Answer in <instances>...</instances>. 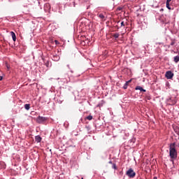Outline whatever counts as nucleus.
I'll use <instances>...</instances> for the list:
<instances>
[{
  "label": "nucleus",
  "mask_w": 179,
  "mask_h": 179,
  "mask_svg": "<svg viewBox=\"0 0 179 179\" xmlns=\"http://www.w3.org/2000/svg\"><path fill=\"white\" fill-rule=\"evenodd\" d=\"M169 155L171 156V162H174V159H176L178 152L176 149V142L172 143L169 145Z\"/></svg>",
  "instance_id": "f257e3e1"
},
{
  "label": "nucleus",
  "mask_w": 179,
  "mask_h": 179,
  "mask_svg": "<svg viewBox=\"0 0 179 179\" xmlns=\"http://www.w3.org/2000/svg\"><path fill=\"white\" fill-rule=\"evenodd\" d=\"M126 175L128 176V177H130V178H133V177H135L136 176V172H134L133 169H129L126 172Z\"/></svg>",
  "instance_id": "f03ea898"
},
{
  "label": "nucleus",
  "mask_w": 179,
  "mask_h": 179,
  "mask_svg": "<svg viewBox=\"0 0 179 179\" xmlns=\"http://www.w3.org/2000/svg\"><path fill=\"white\" fill-rule=\"evenodd\" d=\"M45 121H47V117H44L43 115H38L36 119V122L39 123L44 122Z\"/></svg>",
  "instance_id": "7ed1b4c3"
},
{
  "label": "nucleus",
  "mask_w": 179,
  "mask_h": 179,
  "mask_svg": "<svg viewBox=\"0 0 179 179\" xmlns=\"http://www.w3.org/2000/svg\"><path fill=\"white\" fill-rule=\"evenodd\" d=\"M117 24H120V27H125V26H128V21L126 20H118Z\"/></svg>",
  "instance_id": "20e7f679"
},
{
  "label": "nucleus",
  "mask_w": 179,
  "mask_h": 179,
  "mask_svg": "<svg viewBox=\"0 0 179 179\" xmlns=\"http://www.w3.org/2000/svg\"><path fill=\"white\" fill-rule=\"evenodd\" d=\"M174 73L171 70L166 71L165 76L166 78H173Z\"/></svg>",
  "instance_id": "39448f33"
},
{
  "label": "nucleus",
  "mask_w": 179,
  "mask_h": 179,
  "mask_svg": "<svg viewBox=\"0 0 179 179\" xmlns=\"http://www.w3.org/2000/svg\"><path fill=\"white\" fill-rule=\"evenodd\" d=\"M167 101L168 103H169V105H176V103H177V100L176 98H169Z\"/></svg>",
  "instance_id": "423d86ee"
},
{
  "label": "nucleus",
  "mask_w": 179,
  "mask_h": 179,
  "mask_svg": "<svg viewBox=\"0 0 179 179\" xmlns=\"http://www.w3.org/2000/svg\"><path fill=\"white\" fill-rule=\"evenodd\" d=\"M10 34H11L13 41H16L17 38H16L15 33H14V31H11Z\"/></svg>",
  "instance_id": "0eeeda50"
},
{
  "label": "nucleus",
  "mask_w": 179,
  "mask_h": 179,
  "mask_svg": "<svg viewBox=\"0 0 179 179\" xmlns=\"http://www.w3.org/2000/svg\"><path fill=\"white\" fill-rule=\"evenodd\" d=\"M42 137L40 135H36L35 137L36 142H41Z\"/></svg>",
  "instance_id": "6e6552de"
},
{
  "label": "nucleus",
  "mask_w": 179,
  "mask_h": 179,
  "mask_svg": "<svg viewBox=\"0 0 179 179\" xmlns=\"http://www.w3.org/2000/svg\"><path fill=\"white\" fill-rule=\"evenodd\" d=\"M136 90L143 91L144 92L146 91V90H143V87H142L141 85H136Z\"/></svg>",
  "instance_id": "1a4fd4ad"
},
{
  "label": "nucleus",
  "mask_w": 179,
  "mask_h": 179,
  "mask_svg": "<svg viewBox=\"0 0 179 179\" xmlns=\"http://www.w3.org/2000/svg\"><path fill=\"white\" fill-rule=\"evenodd\" d=\"M174 130H175V132L177 133L178 135H179V126H175Z\"/></svg>",
  "instance_id": "9d476101"
},
{
  "label": "nucleus",
  "mask_w": 179,
  "mask_h": 179,
  "mask_svg": "<svg viewBox=\"0 0 179 179\" xmlns=\"http://www.w3.org/2000/svg\"><path fill=\"white\" fill-rule=\"evenodd\" d=\"M128 85H129V83H128V80H127V82L125 83V84L123 85V88H124V89H127Z\"/></svg>",
  "instance_id": "9b49d317"
},
{
  "label": "nucleus",
  "mask_w": 179,
  "mask_h": 179,
  "mask_svg": "<svg viewBox=\"0 0 179 179\" xmlns=\"http://www.w3.org/2000/svg\"><path fill=\"white\" fill-rule=\"evenodd\" d=\"M86 119H88L89 121H92V119H93V115H87Z\"/></svg>",
  "instance_id": "f8f14e48"
},
{
  "label": "nucleus",
  "mask_w": 179,
  "mask_h": 179,
  "mask_svg": "<svg viewBox=\"0 0 179 179\" xmlns=\"http://www.w3.org/2000/svg\"><path fill=\"white\" fill-rule=\"evenodd\" d=\"M24 108H26V110H29L30 108V104L29 103H26L24 105Z\"/></svg>",
  "instance_id": "ddd939ff"
},
{
  "label": "nucleus",
  "mask_w": 179,
  "mask_h": 179,
  "mask_svg": "<svg viewBox=\"0 0 179 179\" xmlns=\"http://www.w3.org/2000/svg\"><path fill=\"white\" fill-rule=\"evenodd\" d=\"M99 17H100V19H102V20L105 19L103 13H99Z\"/></svg>",
  "instance_id": "4468645a"
},
{
  "label": "nucleus",
  "mask_w": 179,
  "mask_h": 179,
  "mask_svg": "<svg viewBox=\"0 0 179 179\" xmlns=\"http://www.w3.org/2000/svg\"><path fill=\"white\" fill-rule=\"evenodd\" d=\"M166 8H168L169 10H171V8L169 5V0H166Z\"/></svg>",
  "instance_id": "2eb2a0df"
},
{
  "label": "nucleus",
  "mask_w": 179,
  "mask_h": 179,
  "mask_svg": "<svg viewBox=\"0 0 179 179\" xmlns=\"http://www.w3.org/2000/svg\"><path fill=\"white\" fill-rule=\"evenodd\" d=\"M174 61H175V62H179V56H175Z\"/></svg>",
  "instance_id": "dca6fc26"
},
{
  "label": "nucleus",
  "mask_w": 179,
  "mask_h": 179,
  "mask_svg": "<svg viewBox=\"0 0 179 179\" xmlns=\"http://www.w3.org/2000/svg\"><path fill=\"white\" fill-rule=\"evenodd\" d=\"M113 36H114V38H119L120 34H119V33H115V34H113Z\"/></svg>",
  "instance_id": "f3484780"
},
{
  "label": "nucleus",
  "mask_w": 179,
  "mask_h": 179,
  "mask_svg": "<svg viewBox=\"0 0 179 179\" xmlns=\"http://www.w3.org/2000/svg\"><path fill=\"white\" fill-rule=\"evenodd\" d=\"M113 169H117V166L116 165V163H113Z\"/></svg>",
  "instance_id": "a211bd4d"
},
{
  "label": "nucleus",
  "mask_w": 179,
  "mask_h": 179,
  "mask_svg": "<svg viewBox=\"0 0 179 179\" xmlns=\"http://www.w3.org/2000/svg\"><path fill=\"white\" fill-rule=\"evenodd\" d=\"M55 43H56V45H59V42H58V40H55Z\"/></svg>",
  "instance_id": "6ab92c4d"
},
{
  "label": "nucleus",
  "mask_w": 179,
  "mask_h": 179,
  "mask_svg": "<svg viewBox=\"0 0 179 179\" xmlns=\"http://www.w3.org/2000/svg\"><path fill=\"white\" fill-rule=\"evenodd\" d=\"M132 80H133V78H130V80H127L128 84H130V82H132Z\"/></svg>",
  "instance_id": "aec40b11"
},
{
  "label": "nucleus",
  "mask_w": 179,
  "mask_h": 179,
  "mask_svg": "<svg viewBox=\"0 0 179 179\" xmlns=\"http://www.w3.org/2000/svg\"><path fill=\"white\" fill-rule=\"evenodd\" d=\"M117 10H122V6H119Z\"/></svg>",
  "instance_id": "412c9836"
},
{
  "label": "nucleus",
  "mask_w": 179,
  "mask_h": 179,
  "mask_svg": "<svg viewBox=\"0 0 179 179\" xmlns=\"http://www.w3.org/2000/svg\"><path fill=\"white\" fill-rule=\"evenodd\" d=\"M176 42L175 41H172V42L171 43V45H175Z\"/></svg>",
  "instance_id": "4be33fe9"
},
{
  "label": "nucleus",
  "mask_w": 179,
  "mask_h": 179,
  "mask_svg": "<svg viewBox=\"0 0 179 179\" xmlns=\"http://www.w3.org/2000/svg\"><path fill=\"white\" fill-rule=\"evenodd\" d=\"M45 64H46V66H49L50 65L49 61H48L47 63H45Z\"/></svg>",
  "instance_id": "5701e85b"
},
{
  "label": "nucleus",
  "mask_w": 179,
  "mask_h": 179,
  "mask_svg": "<svg viewBox=\"0 0 179 179\" xmlns=\"http://www.w3.org/2000/svg\"><path fill=\"white\" fill-rule=\"evenodd\" d=\"M3 77L0 76V80H2Z\"/></svg>",
  "instance_id": "b1692460"
},
{
  "label": "nucleus",
  "mask_w": 179,
  "mask_h": 179,
  "mask_svg": "<svg viewBox=\"0 0 179 179\" xmlns=\"http://www.w3.org/2000/svg\"><path fill=\"white\" fill-rule=\"evenodd\" d=\"M171 0H168L169 4H170Z\"/></svg>",
  "instance_id": "393cba45"
},
{
  "label": "nucleus",
  "mask_w": 179,
  "mask_h": 179,
  "mask_svg": "<svg viewBox=\"0 0 179 179\" xmlns=\"http://www.w3.org/2000/svg\"><path fill=\"white\" fill-rule=\"evenodd\" d=\"M71 73H73V70H71Z\"/></svg>",
  "instance_id": "a878e982"
},
{
  "label": "nucleus",
  "mask_w": 179,
  "mask_h": 179,
  "mask_svg": "<svg viewBox=\"0 0 179 179\" xmlns=\"http://www.w3.org/2000/svg\"><path fill=\"white\" fill-rule=\"evenodd\" d=\"M68 68H70L69 64H67Z\"/></svg>",
  "instance_id": "bb28decb"
},
{
  "label": "nucleus",
  "mask_w": 179,
  "mask_h": 179,
  "mask_svg": "<svg viewBox=\"0 0 179 179\" xmlns=\"http://www.w3.org/2000/svg\"><path fill=\"white\" fill-rule=\"evenodd\" d=\"M7 68H8V69H9V68H10V66H7Z\"/></svg>",
  "instance_id": "cd10ccee"
},
{
  "label": "nucleus",
  "mask_w": 179,
  "mask_h": 179,
  "mask_svg": "<svg viewBox=\"0 0 179 179\" xmlns=\"http://www.w3.org/2000/svg\"><path fill=\"white\" fill-rule=\"evenodd\" d=\"M109 163H110V164H111V163H113V162H109Z\"/></svg>",
  "instance_id": "c85d7f7f"
},
{
  "label": "nucleus",
  "mask_w": 179,
  "mask_h": 179,
  "mask_svg": "<svg viewBox=\"0 0 179 179\" xmlns=\"http://www.w3.org/2000/svg\"><path fill=\"white\" fill-rule=\"evenodd\" d=\"M154 179H157V178H154Z\"/></svg>",
  "instance_id": "c756f323"
},
{
  "label": "nucleus",
  "mask_w": 179,
  "mask_h": 179,
  "mask_svg": "<svg viewBox=\"0 0 179 179\" xmlns=\"http://www.w3.org/2000/svg\"><path fill=\"white\" fill-rule=\"evenodd\" d=\"M178 148H179V144H178Z\"/></svg>",
  "instance_id": "7c9ffc66"
}]
</instances>
